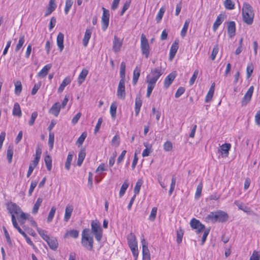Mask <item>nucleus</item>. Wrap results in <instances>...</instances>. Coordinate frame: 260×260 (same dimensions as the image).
Instances as JSON below:
<instances>
[{"mask_svg":"<svg viewBox=\"0 0 260 260\" xmlns=\"http://www.w3.org/2000/svg\"><path fill=\"white\" fill-rule=\"evenodd\" d=\"M163 74L161 67H157L151 70L149 75H147L146 79V82L147 84V89L146 96L149 98L155 84L159 78Z\"/></svg>","mask_w":260,"mask_h":260,"instance_id":"f257e3e1","label":"nucleus"},{"mask_svg":"<svg viewBox=\"0 0 260 260\" xmlns=\"http://www.w3.org/2000/svg\"><path fill=\"white\" fill-rule=\"evenodd\" d=\"M190 225L192 229L196 230V233L199 234L204 232L202 238L201 244L203 245L206 240L207 236L209 234V230H205V226L199 220L192 218L190 221Z\"/></svg>","mask_w":260,"mask_h":260,"instance_id":"f03ea898","label":"nucleus"},{"mask_svg":"<svg viewBox=\"0 0 260 260\" xmlns=\"http://www.w3.org/2000/svg\"><path fill=\"white\" fill-rule=\"evenodd\" d=\"M82 245L89 250H91L93 246V239L91 235V232L89 229H85L82 232L81 238Z\"/></svg>","mask_w":260,"mask_h":260,"instance_id":"7ed1b4c3","label":"nucleus"},{"mask_svg":"<svg viewBox=\"0 0 260 260\" xmlns=\"http://www.w3.org/2000/svg\"><path fill=\"white\" fill-rule=\"evenodd\" d=\"M254 12L252 7L248 3H244L242 8L243 20L246 24L250 25L253 23Z\"/></svg>","mask_w":260,"mask_h":260,"instance_id":"20e7f679","label":"nucleus"},{"mask_svg":"<svg viewBox=\"0 0 260 260\" xmlns=\"http://www.w3.org/2000/svg\"><path fill=\"white\" fill-rule=\"evenodd\" d=\"M91 227L92 233L94 234L95 239L100 242L103 237V230L100 222L97 220L92 221Z\"/></svg>","mask_w":260,"mask_h":260,"instance_id":"39448f33","label":"nucleus"},{"mask_svg":"<svg viewBox=\"0 0 260 260\" xmlns=\"http://www.w3.org/2000/svg\"><path fill=\"white\" fill-rule=\"evenodd\" d=\"M140 48L142 54L146 58H148L149 56L150 48L148 41L143 34L141 36Z\"/></svg>","mask_w":260,"mask_h":260,"instance_id":"423d86ee","label":"nucleus"},{"mask_svg":"<svg viewBox=\"0 0 260 260\" xmlns=\"http://www.w3.org/2000/svg\"><path fill=\"white\" fill-rule=\"evenodd\" d=\"M7 208L9 212L11 214V217L12 215L15 216L18 215L21 212V208L14 203H9L7 205Z\"/></svg>","mask_w":260,"mask_h":260,"instance_id":"0eeeda50","label":"nucleus"},{"mask_svg":"<svg viewBox=\"0 0 260 260\" xmlns=\"http://www.w3.org/2000/svg\"><path fill=\"white\" fill-rule=\"evenodd\" d=\"M117 96L118 99L124 100L125 97V80L120 79L118 86Z\"/></svg>","mask_w":260,"mask_h":260,"instance_id":"6e6552de","label":"nucleus"},{"mask_svg":"<svg viewBox=\"0 0 260 260\" xmlns=\"http://www.w3.org/2000/svg\"><path fill=\"white\" fill-rule=\"evenodd\" d=\"M103 10L102 22V29L103 30H105L109 25V11L106 10L105 8H102Z\"/></svg>","mask_w":260,"mask_h":260,"instance_id":"1a4fd4ad","label":"nucleus"},{"mask_svg":"<svg viewBox=\"0 0 260 260\" xmlns=\"http://www.w3.org/2000/svg\"><path fill=\"white\" fill-rule=\"evenodd\" d=\"M231 145L230 143H225L222 144L218 149V152L220 154L222 157H228L229 154V151L231 149Z\"/></svg>","mask_w":260,"mask_h":260,"instance_id":"9d476101","label":"nucleus"},{"mask_svg":"<svg viewBox=\"0 0 260 260\" xmlns=\"http://www.w3.org/2000/svg\"><path fill=\"white\" fill-rule=\"evenodd\" d=\"M176 77V72H173L169 74L164 80V87L168 88L172 84Z\"/></svg>","mask_w":260,"mask_h":260,"instance_id":"9b49d317","label":"nucleus"},{"mask_svg":"<svg viewBox=\"0 0 260 260\" xmlns=\"http://www.w3.org/2000/svg\"><path fill=\"white\" fill-rule=\"evenodd\" d=\"M228 34L230 38L236 35V23L234 21H230L228 24Z\"/></svg>","mask_w":260,"mask_h":260,"instance_id":"f8f14e48","label":"nucleus"},{"mask_svg":"<svg viewBox=\"0 0 260 260\" xmlns=\"http://www.w3.org/2000/svg\"><path fill=\"white\" fill-rule=\"evenodd\" d=\"M253 90L254 87L253 86H250L243 98L242 101L243 105H246L250 101Z\"/></svg>","mask_w":260,"mask_h":260,"instance_id":"ddd939ff","label":"nucleus"},{"mask_svg":"<svg viewBox=\"0 0 260 260\" xmlns=\"http://www.w3.org/2000/svg\"><path fill=\"white\" fill-rule=\"evenodd\" d=\"M179 48V44L178 42H174L170 48V52H169V59L170 60H172L174 56H175V54L178 49Z\"/></svg>","mask_w":260,"mask_h":260,"instance_id":"4468645a","label":"nucleus"},{"mask_svg":"<svg viewBox=\"0 0 260 260\" xmlns=\"http://www.w3.org/2000/svg\"><path fill=\"white\" fill-rule=\"evenodd\" d=\"M217 216V221L218 222H224L228 218V215L224 211L218 210L216 211Z\"/></svg>","mask_w":260,"mask_h":260,"instance_id":"2eb2a0df","label":"nucleus"},{"mask_svg":"<svg viewBox=\"0 0 260 260\" xmlns=\"http://www.w3.org/2000/svg\"><path fill=\"white\" fill-rule=\"evenodd\" d=\"M122 44V42L119 40V39L118 37L115 36L113 42V51L116 53L119 52L121 49Z\"/></svg>","mask_w":260,"mask_h":260,"instance_id":"dca6fc26","label":"nucleus"},{"mask_svg":"<svg viewBox=\"0 0 260 260\" xmlns=\"http://www.w3.org/2000/svg\"><path fill=\"white\" fill-rule=\"evenodd\" d=\"M61 108V105L59 103L57 102L53 104L49 110V112L54 115L55 117H57L60 112Z\"/></svg>","mask_w":260,"mask_h":260,"instance_id":"f3484780","label":"nucleus"},{"mask_svg":"<svg viewBox=\"0 0 260 260\" xmlns=\"http://www.w3.org/2000/svg\"><path fill=\"white\" fill-rule=\"evenodd\" d=\"M127 243L129 247L138 246L137 241L134 233H131L127 236Z\"/></svg>","mask_w":260,"mask_h":260,"instance_id":"a211bd4d","label":"nucleus"},{"mask_svg":"<svg viewBox=\"0 0 260 260\" xmlns=\"http://www.w3.org/2000/svg\"><path fill=\"white\" fill-rule=\"evenodd\" d=\"M73 209V206L71 205H68L66 206L64 216V220L65 221L67 222L70 219Z\"/></svg>","mask_w":260,"mask_h":260,"instance_id":"6ab92c4d","label":"nucleus"},{"mask_svg":"<svg viewBox=\"0 0 260 260\" xmlns=\"http://www.w3.org/2000/svg\"><path fill=\"white\" fill-rule=\"evenodd\" d=\"M63 40L64 35L61 32H59L57 35L56 41L57 45L60 52H61L64 48Z\"/></svg>","mask_w":260,"mask_h":260,"instance_id":"aec40b11","label":"nucleus"},{"mask_svg":"<svg viewBox=\"0 0 260 260\" xmlns=\"http://www.w3.org/2000/svg\"><path fill=\"white\" fill-rule=\"evenodd\" d=\"M46 241L51 249L55 250L57 249L58 242L56 238L49 237Z\"/></svg>","mask_w":260,"mask_h":260,"instance_id":"412c9836","label":"nucleus"},{"mask_svg":"<svg viewBox=\"0 0 260 260\" xmlns=\"http://www.w3.org/2000/svg\"><path fill=\"white\" fill-rule=\"evenodd\" d=\"M234 204L238 207L240 210L243 211L244 212L248 214H250L251 212V210L248 207H247L244 205L242 203L238 201H235Z\"/></svg>","mask_w":260,"mask_h":260,"instance_id":"4be33fe9","label":"nucleus"},{"mask_svg":"<svg viewBox=\"0 0 260 260\" xmlns=\"http://www.w3.org/2000/svg\"><path fill=\"white\" fill-rule=\"evenodd\" d=\"M52 67L51 63L45 66L43 69L38 73V76L40 77H45L48 74V71Z\"/></svg>","mask_w":260,"mask_h":260,"instance_id":"5701e85b","label":"nucleus"},{"mask_svg":"<svg viewBox=\"0 0 260 260\" xmlns=\"http://www.w3.org/2000/svg\"><path fill=\"white\" fill-rule=\"evenodd\" d=\"M214 87H215V83H213L211 85V87L206 96L205 100V101L206 103L210 102L212 100V99L213 98L214 92Z\"/></svg>","mask_w":260,"mask_h":260,"instance_id":"b1692460","label":"nucleus"},{"mask_svg":"<svg viewBox=\"0 0 260 260\" xmlns=\"http://www.w3.org/2000/svg\"><path fill=\"white\" fill-rule=\"evenodd\" d=\"M88 74V70L86 69H83L81 72L80 73L78 78V82L79 85H81L85 80L87 75Z\"/></svg>","mask_w":260,"mask_h":260,"instance_id":"393cba45","label":"nucleus"},{"mask_svg":"<svg viewBox=\"0 0 260 260\" xmlns=\"http://www.w3.org/2000/svg\"><path fill=\"white\" fill-rule=\"evenodd\" d=\"M142 102L140 96H137L135 99V111L136 116H138L139 114L141 107L142 106Z\"/></svg>","mask_w":260,"mask_h":260,"instance_id":"a878e982","label":"nucleus"},{"mask_svg":"<svg viewBox=\"0 0 260 260\" xmlns=\"http://www.w3.org/2000/svg\"><path fill=\"white\" fill-rule=\"evenodd\" d=\"M91 30L87 29L85 31V35L83 39V45L84 47H86L88 44L89 40L91 37Z\"/></svg>","mask_w":260,"mask_h":260,"instance_id":"bb28decb","label":"nucleus"},{"mask_svg":"<svg viewBox=\"0 0 260 260\" xmlns=\"http://www.w3.org/2000/svg\"><path fill=\"white\" fill-rule=\"evenodd\" d=\"M141 68L139 67H136L133 72V82L134 84H136L140 75Z\"/></svg>","mask_w":260,"mask_h":260,"instance_id":"cd10ccee","label":"nucleus"},{"mask_svg":"<svg viewBox=\"0 0 260 260\" xmlns=\"http://www.w3.org/2000/svg\"><path fill=\"white\" fill-rule=\"evenodd\" d=\"M207 222L215 223L217 222V216L216 212H210L205 218Z\"/></svg>","mask_w":260,"mask_h":260,"instance_id":"c85d7f7f","label":"nucleus"},{"mask_svg":"<svg viewBox=\"0 0 260 260\" xmlns=\"http://www.w3.org/2000/svg\"><path fill=\"white\" fill-rule=\"evenodd\" d=\"M144 145L145 146L146 148L143 151L142 155L143 157H145L150 155L152 152V146L146 143H144Z\"/></svg>","mask_w":260,"mask_h":260,"instance_id":"c756f323","label":"nucleus"},{"mask_svg":"<svg viewBox=\"0 0 260 260\" xmlns=\"http://www.w3.org/2000/svg\"><path fill=\"white\" fill-rule=\"evenodd\" d=\"M223 20L222 15H219L213 24L212 28L213 31L215 32L217 30L219 25H220L223 22Z\"/></svg>","mask_w":260,"mask_h":260,"instance_id":"7c9ffc66","label":"nucleus"},{"mask_svg":"<svg viewBox=\"0 0 260 260\" xmlns=\"http://www.w3.org/2000/svg\"><path fill=\"white\" fill-rule=\"evenodd\" d=\"M13 115L20 117L22 115L21 108L19 104L18 103H15L14 105L13 109Z\"/></svg>","mask_w":260,"mask_h":260,"instance_id":"2f4dec72","label":"nucleus"},{"mask_svg":"<svg viewBox=\"0 0 260 260\" xmlns=\"http://www.w3.org/2000/svg\"><path fill=\"white\" fill-rule=\"evenodd\" d=\"M129 186V183L127 180L124 181L123 183L122 184L120 191L119 193V196L120 198L122 197L124 193H125L126 190H127L128 187Z\"/></svg>","mask_w":260,"mask_h":260,"instance_id":"473e14b6","label":"nucleus"},{"mask_svg":"<svg viewBox=\"0 0 260 260\" xmlns=\"http://www.w3.org/2000/svg\"><path fill=\"white\" fill-rule=\"evenodd\" d=\"M42 202H43V199L42 198H38L37 201L36 202V203L34 206V207H33V209L32 210V214H36L38 213L39 209Z\"/></svg>","mask_w":260,"mask_h":260,"instance_id":"72a5a7b5","label":"nucleus"},{"mask_svg":"<svg viewBox=\"0 0 260 260\" xmlns=\"http://www.w3.org/2000/svg\"><path fill=\"white\" fill-rule=\"evenodd\" d=\"M71 80L69 78H66L65 79H64L58 89V92L59 93L62 92L64 90L65 87L68 84H69Z\"/></svg>","mask_w":260,"mask_h":260,"instance_id":"f704fd0d","label":"nucleus"},{"mask_svg":"<svg viewBox=\"0 0 260 260\" xmlns=\"http://www.w3.org/2000/svg\"><path fill=\"white\" fill-rule=\"evenodd\" d=\"M85 152L84 150H81L78 154V158L77 160V165L78 166H81L82 165L85 157Z\"/></svg>","mask_w":260,"mask_h":260,"instance_id":"c9c22d12","label":"nucleus"},{"mask_svg":"<svg viewBox=\"0 0 260 260\" xmlns=\"http://www.w3.org/2000/svg\"><path fill=\"white\" fill-rule=\"evenodd\" d=\"M125 63L124 62H122L120 64V77L121 79H123V80H125Z\"/></svg>","mask_w":260,"mask_h":260,"instance_id":"e433bc0d","label":"nucleus"},{"mask_svg":"<svg viewBox=\"0 0 260 260\" xmlns=\"http://www.w3.org/2000/svg\"><path fill=\"white\" fill-rule=\"evenodd\" d=\"M141 243L142 245V254L144 255L150 254L149 250L147 246V243L144 239L141 240Z\"/></svg>","mask_w":260,"mask_h":260,"instance_id":"4c0bfd02","label":"nucleus"},{"mask_svg":"<svg viewBox=\"0 0 260 260\" xmlns=\"http://www.w3.org/2000/svg\"><path fill=\"white\" fill-rule=\"evenodd\" d=\"M37 230L40 235V236L45 240L46 241L49 237L47 235V232L45 230H42L41 228H37Z\"/></svg>","mask_w":260,"mask_h":260,"instance_id":"58836bf2","label":"nucleus"},{"mask_svg":"<svg viewBox=\"0 0 260 260\" xmlns=\"http://www.w3.org/2000/svg\"><path fill=\"white\" fill-rule=\"evenodd\" d=\"M143 184V181L141 179H139L136 184V185L134 187V193L135 194L134 195H137L140 192V189H141V187L142 186Z\"/></svg>","mask_w":260,"mask_h":260,"instance_id":"ea45409f","label":"nucleus"},{"mask_svg":"<svg viewBox=\"0 0 260 260\" xmlns=\"http://www.w3.org/2000/svg\"><path fill=\"white\" fill-rule=\"evenodd\" d=\"M44 160L45 162V164L47 167V169L48 171H50L52 169V158L51 157L47 155L45 156Z\"/></svg>","mask_w":260,"mask_h":260,"instance_id":"a19ab883","label":"nucleus"},{"mask_svg":"<svg viewBox=\"0 0 260 260\" xmlns=\"http://www.w3.org/2000/svg\"><path fill=\"white\" fill-rule=\"evenodd\" d=\"M25 42V38L24 36L22 35L19 37L18 43L17 44L16 48H15V51L17 52L18 51L20 48L22 47L23 44Z\"/></svg>","mask_w":260,"mask_h":260,"instance_id":"79ce46f5","label":"nucleus"},{"mask_svg":"<svg viewBox=\"0 0 260 260\" xmlns=\"http://www.w3.org/2000/svg\"><path fill=\"white\" fill-rule=\"evenodd\" d=\"M189 22H190L189 20L188 19V20H186L184 22L183 27L181 31V33H180V35L182 38H184L186 35V34L188 26H189Z\"/></svg>","mask_w":260,"mask_h":260,"instance_id":"37998d69","label":"nucleus"},{"mask_svg":"<svg viewBox=\"0 0 260 260\" xmlns=\"http://www.w3.org/2000/svg\"><path fill=\"white\" fill-rule=\"evenodd\" d=\"M117 105L116 103H113L110 106V112L112 118H114L116 116Z\"/></svg>","mask_w":260,"mask_h":260,"instance_id":"c03bdc74","label":"nucleus"},{"mask_svg":"<svg viewBox=\"0 0 260 260\" xmlns=\"http://www.w3.org/2000/svg\"><path fill=\"white\" fill-rule=\"evenodd\" d=\"M73 155L72 154L69 153L68 155L66 162L65 163V168L67 170L70 169L71 164L73 159Z\"/></svg>","mask_w":260,"mask_h":260,"instance_id":"a18cd8bd","label":"nucleus"},{"mask_svg":"<svg viewBox=\"0 0 260 260\" xmlns=\"http://www.w3.org/2000/svg\"><path fill=\"white\" fill-rule=\"evenodd\" d=\"M13 155V147L9 146L7 149V156L8 160V162L11 163L12 160V157Z\"/></svg>","mask_w":260,"mask_h":260,"instance_id":"49530a36","label":"nucleus"},{"mask_svg":"<svg viewBox=\"0 0 260 260\" xmlns=\"http://www.w3.org/2000/svg\"><path fill=\"white\" fill-rule=\"evenodd\" d=\"M165 12V9L163 7L160 8L159 9L156 16V20L157 23L159 22L162 19V18L163 17V15Z\"/></svg>","mask_w":260,"mask_h":260,"instance_id":"de8ad7c7","label":"nucleus"},{"mask_svg":"<svg viewBox=\"0 0 260 260\" xmlns=\"http://www.w3.org/2000/svg\"><path fill=\"white\" fill-rule=\"evenodd\" d=\"M68 235H70L71 237L77 238L79 236V232L77 230H71L70 231L67 232L64 235V238L67 237Z\"/></svg>","mask_w":260,"mask_h":260,"instance_id":"09e8293b","label":"nucleus"},{"mask_svg":"<svg viewBox=\"0 0 260 260\" xmlns=\"http://www.w3.org/2000/svg\"><path fill=\"white\" fill-rule=\"evenodd\" d=\"M22 91V85L20 81H17L15 83V93L18 95Z\"/></svg>","mask_w":260,"mask_h":260,"instance_id":"8fccbe9b","label":"nucleus"},{"mask_svg":"<svg viewBox=\"0 0 260 260\" xmlns=\"http://www.w3.org/2000/svg\"><path fill=\"white\" fill-rule=\"evenodd\" d=\"M55 211H56V208L54 206L52 207L49 213V214H48V216L47 217V222H50L52 221V220L54 217V216L55 215Z\"/></svg>","mask_w":260,"mask_h":260,"instance_id":"3c124183","label":"nucleus"},{"mask_svg":"<svg viewBox=\"0 0 260 260\" xmlns=\"http://www.w3.org/2000/svg\"><path fill=\"white\" fill-rule=\"evenodd\" d=\"M176 178L175 176V175H173L172 178L170 188L169 191V195H171L172 192H173V191L175 189V185H176Z\"/></svg>","mask_w":260,"mask_h":260,"instance_id":"603ef678","label":"nucleus"},{"mask_svg":"<svg viewBox=\"0 0 260 260\" xmlns=\"http://www.w3.org/2000/svg\"><path fill=\"white\" fill-rule=\"evenodd\" d=\"M157 209L156 207H154L152 208L150 214L149 216V219L150 221H153L155 219L157 214Z\"/></svg>","mask_w":260,"mask_h":260,"instance_id":"864d4df0","label":"nucleus"},{"mask_svg":"<svg viewBox=\"0 0 260 260\" xmlns=\"http://www.w3.org/2000/svg\"><path fill=\"white\" fill-rule=\"evenodd\" d=\"M235 5L231 0H225L224 7L226 9L233 10L234 9Z\"/></svg>","mask_w":260,"mask_h":260,"instance_id":"5fc2aeb1","label":"nucleus"},{"mask_svg":"<svg viewBox=\"0 0 260 260\" xmlns=\"http://www.w3.org/2000/svg\"><path fill=\"white\" fill-rule=\"evenodd\" d=\"M106 170L107 168H106L105 164L102 163L99 166V167L96 169L95 173L99 174V175H102L103 172L105 171Z\"/></svg>","mask_w":260,"mask_h":260,"instance_id":"6e6d98bb","label":"nucleus"},{"mask_svg":"<svg viewBox=\"0 0 260 260\" xmlns=\"http://www.w3.org/2000/svg\"><path fill=\"white\" fill-rule=\"evenodd\" d=\"M73 5V2L72 0H66V6L64 8V13L67 15L68 14L71 8Z\"/></svg>","mask_w":260,"mask_h":260,"instance_id":"4d7b16f0","label":"nucleus"},{"mask_svg":"<svg viewBox=\"0 0 260 260\" xmlns=\"http://www.w3.org/2000/svg\"><path fill=\"white\" fill-rule=\"evenodd\" d=\"M131 251L132 252V254L134 257L135 260H137L138 255H139V251L138 248V246H134L129 247Z\"/></svg>","mask_w":260,"mask_h":260,"instance_id":"13d9d810","label":"nucleus"},{"mask_svg":"<svg viewBox=\"0 0 260 260\" xmlns=\"http://www.w3.org/2000/svg\"><path fill=\"white\" fill-rule=\"evenodd\" d=\"M253 66L252 65V63H249L247 65V68H246V75H247V78H249L252 72H253Z\"/></svg>","mask_w":260,"mask_h":260,"instance_id":"bf43d9fd","label":"nucleus"},{"mask_svg":"<svg viewBox=\"0 0 260 260\" xmlns=\"http://www.w3.org/2000/svg\"><path fill=\"white\" fill-rule=\"evenodd\" d=\"M260 252L256 250L253 251L249 260H259Z\"/></svg>","mask_w":260,"mask_h":260,"instance_id":"052dcab7","label":"nucleus"},{"mask_svg":"<svg viewBox=\"0 0 260 260\" xmlns=\"http://www.w3.org/2000/svg\"><path fill=\"white\" fill-rule=\"evenodd\" d=\"M198 74H199V71L198 70H196L194 71L193 74L189 81V83L190 85H192L194 84V83L197 78Z\"/></svg>","mask_w":260,"mask_h":260,"instance_id":"680f3d73","label":"nucleus"},{"mask_svg":"<svg viewBox=\"0 0 260 260\" xmlns=\"http://www.w3.org/2000/svg\"><path fill=\"white\" fill-rule=\"evenodd\" d=\"M172 143L170 141H167L164 144V149L165 151H170L172 149Z\"/></svg>","mask_w":260,"mask_h":260,"instance_id":"e2e57ef3","label":"nucleus"},{"mask_svg":"<svg viewBox=\"0 0 260 260\" xmlns=\"http://www.w3.org/2000/svg\"><path fill=\"white\" fill-rule=\"evenodd\" d=\"M202 184L201 183H200V184H199L198 185L197 189H196L195 197H194L196 199H198L200 197L201 192H202Z\"/></svg>","mask_w":260,"mask_h":260,"instance_id":"0e129e2a","label":"nucleus"},{"mask_svg":"<svg viewBox=\"0 0 260 260\" xmlns=\"http://www.w3.org/2000/svg\"><path fill=\"white\" fill-rule=\"evenodd\" d=\"M54 134L53 133L50 132L49 134V140H48V144L51 148L53 147L54 143Z\"/></svg>","mask_w":260,"mask_h":260,"instance_id":"69168bd1","label":"nucleus"},{"mask_svg":"<svg viewBox=\"0 0 260 260\" xmlns=\"http://www.w3.org/2000/svg\"><path fill=\"white\" fill-rule=\"evenodd\" d=\"M219 51V48L217 45H215L214 46L213 48V50L212 51V53L211 55V58L212 60H214L216 56Z\"/></svg>","mask_w":260,"mask_h":260,"instance_id":"338daca9","label":"nucleus"},{"mask_svg":"<svg viewBox=\"0 0 260 260\" xmlns=\"http://www.w3.org/2000/svg\"><path fill=\"white\" fill-rule=\"evenodd\" d=\"M254 121L257 126H260V110L257 111L254 116Z\"/></svg>","mask_w":260,"mask_h":260,"instance_id":"774afa93","label":"nucleus"}]
</instances>
